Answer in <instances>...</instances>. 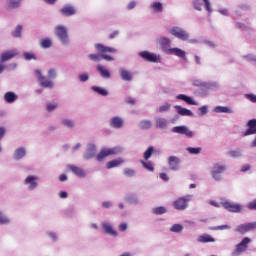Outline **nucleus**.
<instances>
[{"instance_id":"nucleus-31","label":"nucleus","mask_w":256,"mask_h":256,"mask_svg":"<svg viewBox=\"0 0 256 256\" xmlns=\"http://www.w3.org/2000/svg\"><path fill=\"white\" fill-rule=\"evenodd\" d=\"M92 91H95V93H98V95H102V97H107L109 95V92H107V90L99 86H92Z\"/></svg>"},{"instance_id":"nucleus-63","label":"nucleus","mask_w":256,"mask_h":256,"mask_svg":"<svg viewBox=\"0 0 256 256\" xmlns=\"http://www.w3.org/2000/svg\"><path fill=\"white\" fill-rule=\"evenodd\" d=\"M102 207H104V209H109V207H111V202H103Z\"/></svg>"},{"instance_id":"nucleus-28","label":"nucleus","mask_w":256,"mask_h":256,"mask_svg":"<svg viewBox=\"0 0 256 256\" xmlns=\"http://www.w3.org/2000/svg\"><path fill=\"white\" fill-rule=\"evenodd\" d=\"M88 154L84 155V159H91V157H95V153L97 152V147L94 144H90L88 146Z\"/></svg>"},{"instance_id":"nucleus-18","label":"nucleus","mask_w":256,"mask_h":256,"mask_svg":"<svg viewBox=\"0 0 256 256\" xmlns=\"http://www.w3.org/2000/svg\"><path fill=\"white\" fill-rule=\"evenodd\" d=\"M179 158L177 156H170L168 159L169 167L173 171H177L179 169Z\"/></svg>"},{"instance_id":"nucleus-59","label":"nucleus","mask_w":256,"mask_h":256,"mask_svg":"<svg viewBox=\"0 0 256 256\" xmlns=\"http://www.w3.org/2000/svg\"><path fill=\"white\" fill-rule=\"evenodd\" d=\"M247 97H248V99H249L250 101H252V103H256V96H255V95H253V94H248Z\"/></svg>"},{"instance_id":"nucleus-45","label":"nucleus","mask_w":256,"mask_h":256,"mask_svg":"<svg viewBox=\"0 0 256 256\" xmlns=\"http://www.w3.org/2000/svg\"><path fill=\"white\" fill-rule=\"evenodd\" d=\"M124 175H126V177H133V175H135V170L125 168L124 169Z\"/></svg>"},{"instance_id":"nucleus-48","label":"nucleus","mask_w":256,"mask_h":256,"mask_svg":"<svg viewBox=\"0 0 256 256\" xmlns=\"http://www.w3.org/2000/svg\"><path fill=\"white\" fill-rule=\"evenodd\" d=\"M229 155L231 157H234V158L241 157V151H239V150H231L229 152Z\"/></svg>"},{"instance_id":"nucleus-60","label":"nucleus","mask_w":256,"mask_h":256,"mask_svg":"<svg viewBox=\"0 0 256 256\" xmlns=\"http://www.w3.org/2000/svg\"><path fill=\"white\" fill-rule=\"evenodd\" d=\"M137 3H135V1H131L129 4H128V9H135Z\"/></svg>"},{"instance_id":"nucleus-38","label":"nucleus","mask_w":256,"mask_h":256,"mask_svg":"<svg viewBox=\"0 0 256 256\" xmlns=\"http://www.w3.org/2000/svg\"><path fill=\"white\" fill-rule=\"evenodd\" d=\"M140 129H151V121L149 120H143L140 122Z\"/></svg>"},{"instance_id":"nucleus-33","label":"nucleus","mask_w":256,"mask_h":256,"mask_svg":"<svg viewBox=\"0 0 256 256\" xmlns=\"http://www.w3.org/2000/svg\"><path fill=\"white\" fill-rule=\"evenodd\" d=\"M26 152H25V148H18L15 152H14V158L19 160V159H23V157H25Z\"/></svg>"},{"instance_id":"nucleus-49","label":"nucleus","mask_w":256,"mask_h":256,"mask_svg":"<svg viewBox=\"0 0 256 256\" xmlns=\"http://www.w3.org/2000/svg\"><path fill=\"white\" fill-rule=\"evenodd\" d=\"M206 11H208V13H211L213 11V9L211 8V3L209 2V0H203Z\"/></svg>"},{"instance_id":"nucleus-35","label":"nucleus","mask_w":256,"mask_h":256,"mask_svg":"<svg viewBox=\"0 0 256 256\" xmlns=\"http://www.w3.org/2000/svg\"><path fill=\"white\" fill-rule=\"evenodd\" d=\"M40 45H41L42 49H49V47H51V45H53V43L51 42V39L46 38V39L41 40Z\"/></svg>"},{"instance_id":"nucleus-39","label":"nucleus","mask_w":256,"mask_h":256,"mask_svg":"<svg viewBox=\"0 0 256 256\" xmlns=\"http://www.w3.org/2000/svg\"><path fill=\"white\" fill-rule=\"evenodd\" d=\"M88 57H89L90 61L97 62V61H100L102 59V54L101 53H99V54H89Z\"/></svg>"},{"instance_id":"nucleus-61","label":"nucleus","mask_w":256,"mask_h":256,"mask_svg":"<svg viewBox=\"0 0 256 256\" xmlns=\"http://www.w3.org/2000/svg\"><path fill=\"white\" fill-rule=\"evenodd\" d=\"M3 137H5V128L0 127V141L3 139Z\"/></svg>"},{"instance_id":"nucleus-42","label":"nucleus","mask_w":256,"mask_h":256,"mask_svg":"<svg viewBox=\"0 0 256 256\" xmlns=\"http://www.w3.org/2000/svg\"><path fill=\"white\" fill-rule=\"evenodd\" d=\"M20 3H21V0H10L9 8L15 9V8L19 7Z\"/></svg>"},{"instance_id":"nucleus-19","label":"nucleus","mask_w":256,"mask_h":256,"mask_svg":"<svg viewBox=\"0 0 256 256\" xmlns=\"http://www.w3.org/2000/svg\"><path fill=\"white\" fill-rule=\"evenodd\" d=\"M102 229L107 235H111L112 237H117V231L113 229V226L109 223H102Z\"/></svg>"},{"instance_id":"nucleus-9","label":"nucleus","mask_w":256,"mask_h":256,"mask_svg":"<svg viewBox=\"0 0 256 256\" xmlns=\"http://www.w3.org/2000/svg\"><path fill=\"white\" fill-rule=\"evenodd\" d=\"M170 33L174 35V37H177V39H181V41H187V39H189V34L179 27L170 29Z\"/></svg>"},{"instance_id":"nucleus-2","label":"nucleus","mask_w":256,"mask_h":256,"mask_svg":"<svg viewBox=\"0 0 256 256\" xmlns=\"http://www.w3.org/2000/svg\"><path fill=\"white\" fill-rule=\"evenodd\" d=\"M94 47L98 53L102 54V59H104V61H115V58L105 53H117V49L105 46L101 43L95 44Z\"/></svg>"},{"instance_id":"nucleus-58","label":"nucleus","mask_w":256,"mask_h":256,"mask_svg":"<svg viewBox=\"0 0 256 256\" xmlns=\"http://www.w3.org/2000/svg\"><path fill=\"white\" fill-rule=\"evenodd\" d=\"M249 169H251V166L249 164H246L241 167L242 173H245V171H249Z\"/></svg>"},{"instance_id":"nucleus-4","label":"nucleus","mask_w":256,"mask_h":256,"mask_svg":"<svg viewBox=\"0 0 256 256\" xmlns=\"http://www.w3.org/2000/svg\"><path fill=\"white\" fill-rule=\"evenodd\" d=\"M255 229H256V222H248V223H244L236 226L234 231L235 233H238V235H247V233L251 231H255Z\"/></svg>"},{"instance_id":"nucleus-34","label":"nucleus","mask_w":256,"mask_h":256,"mask_svg":"<svg viewBox=\"0 0 256 256\" xmlns=\"http://www.w3.org/2000/svg\"><path fill=\"white\" fill-rule=\"evenodd\" d=\"M154 151H155V148H153V146L148 147L147 150L144 152V161H149Z\"/></svg>"},{"instance_id":"nucleus-51","label":"nucleus","mask_w":256,"mask_h":256,"mask_svg":"<svg viewBox=\"0 0 256 256\" xmlns=\"http://www.w3.org/2000/svg\"><path fill=\"white\" fill-rule=\"evenodd\" d=\"M151 7L154 9V11H161V2H155L151 5Z\"/></svg>"},{"instance_id":"nucleus-21","label":"nucleus","mask_w":256,"mask_h":256,"mask_svg":"<svg viewBox=\"0 0 256 256\" xmlns=\"http://www.w3.org/2000/svg\"><path fill=\"white\" fill-rule=\"evenodd\" d=\"M175 109L177 110L178 114L182 115L183 117H193V112L187 108L175 106Z\"/></svg>"},{"instance_id":"nucleus-40","label":"nucleus","mask_w":256,"mask_h":256,"mask_svg":"<svg viewBox=\"0 0 256 256\" xmlns=\"http://www.w3.org/2000/svg\"><path fill=\"white\" fill-rule=\"evenodd\" d=\"M24 59H26V61H31L32 59L35 61L37 60V57L35 56V54L33 53H29V52H24L23 53Z\"/></svg>"},{"instance_id":"nucleus-11","label":"nucleus","mask_w":256,"mask_h":256,"mask_svg":"<svg viewBox=\"0 0 256 256\" xmlns=\"http://www.w3.org/2000/svg\"><path fill=\"white\" fill-rule=\"evenodd\" d=\"M17 55H19V52H17L16 50H8L6 52H3L0 55V63H7V61H11L13 57H17Z\"/></svg>"},{"instance_id":"nucleus-1","label":"nucleus","mask_w":256,"mask_h":256,"mask_svg":"<svg viewBox=\"0 0 256 256\" xmlns=\"http://www.w3.org/2000/svg\"><path fill=\"white\" fill-rule=\"evenodd\" d=\"M162 51L166 53V55H175L176 57H180V59H185V51L181 48H171V39L162 38L161 39Z\"/></svg>"},{"instance_id":"nucleus-30","label":"nucleus","mask_w":256,"mask_h":256,"mask_svg":"<svg viewBox=\"0 0 256 256\" xmlns=\"http://www.w3.org/2000/svg\"><path fill=\"white\" fill-rule=\"evenodd\" d=\"M120 76L123 81H131V79H133V74H131V72L128 70H121Z\"/></svg>"},{"instance_id":"nucleus-24","label":"nucleus","mask_w":256,"mask_h":256,"mask_svg":"<svg viewBox=\"0 0 256 256\" xmlns=\"http://www.w3.org/2000/svg\"><path fill=\"white\" fill-rule=\"evenodd\" d=\"M198 243H215V238L209 234L200 235L197 239Z\"/></svg>"},{"instance_id":"nucleus-13","label":"nucleus","mask_w":256,"mask_h":256,"mask_svg":"<svg viewBox=\"0 0 256 256\" xmlns=\"http://www.w3.org/2000/svg\"><path fill=\"white\" fill-rule=\"evenodd\" d=\"M188 203H189V199H187V197H180L174 201L173 205L179 211H183L184 209H187Z\"/></svg>"},{"instance_id":"nucleus-64","label":"nucleus","mask_w":256,"mask_h":256,"mask_svg":"<svg viewBox=\"0 0 256 256\" xmlns=\"http://www.w3.org/2000/svg\"><path fill=\"white\" fill-rule=\"evenodd\" d=\"M161 179H163V181H169V176L166 173H162Z\"/></svg>"},{"instance_id":"nucleus-50","label":"nucleus","mask_w":256,"mask_h":256,"mask_svg":"<svg viewBox=\"0 0 256 256\" xmlns=\"http://www.w3.org/2000/svg\"><path fill=\"white\" fill-rule=\"evenodd\" d=\"M48 77L49 79H55V77H57V72H55V69H50L48 71Z\"/></svg>"},{"instance_id":"nucleus-46","label":"nucleus","mask_w":256,"mask_h":256,"mask_svg":"<svg viewBox=\"0 0 256 256\" xmlns=\"http://www.w3.org/2000/svg\"><path fill=\"white\" fill-rule=\"evenodd\" d=\"M46 109H47L48 113H51V111H55V109H57V104L47 103Z\"/></svg>"},{"instance_id":"nucleus-3","label":"nucleus","mask_w":256,"mask_h":256,"mask_svg":"<svg viewBox=\"0 0 256 256\" xmlns=\"http://www.w3.org/2000/svg\"><path fill=\"white\" fill-rule=\"evenodd\" d=\"M251 243V238L249 237H244L240 243H238L232 252L233 256H239L242 253H245L247 249H249V244Z\"/></svg>"},{"instance_id":"nucleus-25","label":"nucleus","mask_w":256,"mask_h":256,"mask_svg":"<svg viewBox=\"0 0 256 256\" xmlns=\"http://www.w3.org/2000/svg\"><path fill=\"white\" fill-rule=\"evenodd\" d=\"M68 169L74 173V175H77V177H85V171L83 169L75 166V165H69Z\"/></svg>"},{"instance_id":"nucleus-41","label":"nucleus","mask_w":256,"mask_h":256,"mask_svg":"<svg viewBox=\"0 0 256 256\" xmlns=\"http://www.w3.org/2000/svg\"><path fill=\"white\" fill-rule=\"evenodd\" d=\"M187 151L191 155H199V153H201V148H199V147L198 148L188 147Z\"/></svg>"},{"instance_id":"nucleus-12","label":"nucleus","mask_w":256,"mask_h":256,"mask_svg":"<svg viewBox=\"0 0 256 256\" xmlns=\"http://www.w3.org/2000/svg\"><path fill=\"white\" fill-rule=\"evenodd\" d=\"M139 57H141L142 59H144V61H148L149 63H157V61L159 60V58L157 57V55L149 52V51H142L139 52Z\"/></svg>"},{"instance_id":"nucleus-16","label":"nucleus","mask_w":256,"mask_h":256,"mask_svg":"<svg viewBox=\"0 0 256 256\" xmlns=\"http://www.w3.org/2000/svg\"><path fill=\"white\" fill-rule=\"evenodd\" d=\"M60 13L64 15V17H71L77 13V10L71 5H66L61 8Z\"/></svg>"},{"instance_id":"nucleus-15","label":"nucleus","mask_w":256,"mask_h":256,"mask_svg":"<svg viewBox=\"0 0 256 256\" xmlns=\"http://www.w3.org/2000/svg\"><path fill=\"white\" fill-rule=\"evenodd\" d=\"M38 177L37 176H33V175H30V176H27L24 183L25 185H28V188L30 189V191H33V189H36L37 187V181H38Z\"/></svg>"},{"instance_id":"nucleus-32","label":"nucleus","mask_w":256,"mask_h":256,"mask_svg":"<svg viewBox=\"0 0 256 256\" xmlns=\"http://www.w3.org/2000/svg\"><path fill=\"white\" fill-rule=\"evenodd\" d=\"M214 111L215 113H233V110L227 106H217Z\"/></svg>"},{"instance_id":"nucleus-29","label":"nucleus","mask_w":256,"mask_h":256,"mask_svg":"<svg viewBox=\"0 0 256 256\" xmlns=\"http://www.w3.org/2000/svg\"><path fill=\"white\" fill-rule=\"evenodd\" d=\"M141 165L146 169V171L153 172L155 171V166H153V163L148 160H140Z\"/></svg>"},{"instance_id":"nucleus-53","label":"nucleus","mask_w":256,"mask_h":256,"mask_svg":"<svg viewBox=\"0 0 256 256\" xmlns=\"http://www.w3.org/2000/svg\"><path fill=\"white\" fill-rule=\"evenodd\" d=\"M215 231H223V229H231V226L229 225H221L213 228Z\"/></svg>"},{"instance_id":"nucleus-43","label":"nucleus","mask_w":256,"mask_h":256,"mask_svg":"<svg viewBox=\"0 0 256 256\" xmlns=\"http://www.w3.org/2000/svg\"><path fill=\"white\" fill-rule=\"evenodd\" d=\"M62 125H64L65 127H68V129H73V121L71 120H67V119H64L62 120Z\"/></svg>"},{"instance_id":"nucleus-14","label":"nucleus","mask_w":256,"mask_h":256,"mask_svg":"<svg viewBox=\"0 0 256 256\" xmlns=\"http://www.w3.org/2000/svg\"><path fill=\"white\" fill-rule=\"evenodd\" d=\"M173 133H179L180 135H186V137H193V132L187 128V126H176L172 128Z\"/></svg>"},{"instance_id":"nucleus-7","label":"nucleus","mask_w":256,"mask_h":256,"mask_svg":"<svg viewBox=\"0 0 256 256\" xmlns=\"http://www.w3.org/2000/svg\"><path fill=\"white\" fill-rule=\"evenodd\" d=\"M222 207H224V209L230 213H241V211H243V206H241V204H235L228 201L223 202Z\"/></svg>"},{"instance_id":"nucleus-27","label":"nucleus","mask_w":256,"mask_h":256,"mask_svg":"<svg viewBox=\"0 0 256 256\" xmlns=\"http://www.w3.org/2000/svg\"><path fill=\"white\" fill-rule=\"evenodd\" d=\"M17 97V94L13 92H6L4 95V101H6V103H15V101H17Z\"/></svg>"},{"instance_id":"nucleus-37","label":"nucleus","mask_w":256,"mask_h":256,"mask_svg":"<svg viewBox=\"0 0 256 256\" xmlns=\"http://www.w3.org/2000/svg\"><path fill=\"white\" fill-rule=\"evenodd\" d=\"M23 31V26L17 25L16 29L12 32L13 37H21V32Z\"/></svg>"},{"instance_id":"nucleus-36","label":"nucleus","mask_w":256,"mask_h":256,"mask_svg":"<svg viewBox=\"0 0 256 256\" xmlns=\"http://www.w3.org/2000/svg\"><path fill=\"white\" fill-rule=\"evenodd\" d=\"M170 231L172 233H181L183 231V225H181V224H174L170 228Z\"/></svg>"},{"instance_id":"nucleus-22","label":"nucleus","mask_w":256,"mask_h":256,"mask_svg":"<svg viewBox=\"0 0 256 256\" xmlns=\"http://www.w3.org/2000/svg\"><path fill=\"white\" fill-rule=\"evenodd\" d=\"M110 126H112L114 129H121L123 127V119L115 116L110 121Z\"/></svg>"},{"instance_id":"nucleus-5","label":"nucleus","mask_w":256,"mask_h":256,"mask_svg":"<svg viewBox=\"0 0 256 256\" xmlns=\"http://www.w3.org/2000/svg\"><path fill=\"white\" fill-rule=\"evenodd\" d=\"M55 35L61 43H69V35L67 34V28L65 26H57L55 28Z\"/></svg>"},{"instance_id":"nucleus-26","label":"nucleus","mask_w":256,"mask_h":256,"mask_svg":"<svg viewBox=\"0 0 256 256\" xmlns=\"http://www.w3.org/2000/svg\"><path fill=\"white\" fill-rule=\"evenodd\" d=\"M176 99H180L181 101H185L188 105H197V102L193 100V98L185 95V94H179L176 96Z\"/></svg>"},{"instance_id":"nucleus-57","label":"nucleus","mask_w":256,"mask_h":256,"mask_svg":"<svg viewBox=\"0 0 256 256\" xmlns=\"http://www.w3.org/2000/svg\"><path fill=\"white\" fill-rule=\"evenodd\" d=\"M152 213H154V215H161V207L154 208Z\"/></svg>"},{"instance_id":"nucleus-23","label":"nucleus","mask_w":256,"mask_h":256,"mask_svg":"<svg viewBox=\"0 0 256 256\" xmlns=\"http://www.w3.org/2000/svg\"><path fill=\"white\" fill-rule=\"evenodd\" d=\"M123 163H125V160H123V158L111 160L107 163L106 168L113 169V167H119V165H123Z\"/></svg>"},{"instance_id":"nucleus-6","label":"nucleus","mask_w":256,"mask_h":256,"mask_svg":"<svg viewBox=\"0 0 256 256\" xmlns=\"http://www.w3.org/2000/svg\"><path fill=\"white\" fill-rule=\"evenodd\" d=\"M35 75L40 82L41 87L53 89V82L44 77L40 70H35Z\"/></svg>"},{"instance_id":"nucleus-44","label":"nucleus","mask_w":256,"mask_h":256,"mask_svg":"<svg viewBox=\"0 0 256 256\" xmlns=\"http://www.w3.org/2000/svg\"><path fill=\"white\" fill-rule=\"evenodd\" d=\"M193 5H194V9H196V11H201V9L203 7V4L199 0H194Z\"/></svg>"},{"instance_id":"nucleus-47","label":"nucleus","mask_w":256,"mask_h":256,"mask_svg":"<svg viewBox=\"0 0 256 256\" xmlns=\"http://www.w3.org/2000/svg\"><path fill=\"white\" fill-rule=\"evenodd\" d=\"M247 208L250 209V211H256V199L248 203Z\"/></svg>"},{"instance_id":"nucleus-52","label":"nucleus","mask_w":256,"mask_h":256,"mask_svg":"<svg viewBox=\"0 0 256 256\" xmlns=\"http://www.w3.org/2000/svg\"><path fill=\"white\" fill-rule=\"evenodd\" d=\"M79 80L82 83H85V81H89V75L88 74H81V75H79Z\"/></svg>"},{"instance_id":"nucleus-8","label":"nucleus","mask_w":256,"mask_h":256,"mask_svg":"<svg viewBox=\"0 0 256 256\" xmlns=\"http://www.w3.org/2000/svg\"><path fill=\"white\" fill-rule=\"evenodd\" d=\"M111 155H117V149L115 148H103L100 153L97 154L96 159L97 161L101 162L106 157H109Z\"/></svg>"},{"instance_id":"nucleus-20","label":"nucleus","mask_w":256,"mask_h":256,"mask_svg":"<svg viewBox=\"0 0 256 256\" xmlns=\"http://www.w3.org/2000/svg\"><path fill=\"white\" fill-rule=\"evenodd\" d=\"M97 71L100 73V75H101V77H103V79L111 78V72H109V70H107L103 65L98 64Z\"/></svg>"},{"instance_id":"nucleus-54","label":"nucleus","mask_w":256,"mask_h":256,"mask_svg":"<svg viewBox=\"0 0 256 256\" xmlns=\"http://www.w3.org/2000/svg\"><path fill=\"white\" fill-rule=\"evenodd\" d=\"M0 223L1 224L9 223V219H7V217H5L1 212H0Z\"/></svg>"},{"instance_id":"nucleus-10","label":"nucleus","mask_w":256,"mask_h":256,"mask_svg":"<svg viewBox=\"0 0 256 256\" xmlns=\"http://www.w3.org/2000/svg\"><path fill=\"white\" fill-rule=\"evenodd\" d=\"M227 168L225 165L215 164L212 169V177L215 181H221V173H223Z\"/></svg>"},{"instance_id":"nucleus-56","label":"nucleus","mask_w":256,"mask_h":256,"mask_svg":"<svg viewBox=\"0 0 256 256\" xmlns=\"http://www.w3.org/2000/svg\"><path fill=\"white\" fill-rule=\"evenodd\" d=\"M199 111H200V115H207V108L206 106H202L199 108Z\"/></svg>"},{"instance_id":"nucleus-17","label":"nucleus","mask_w":256,"mask_h":256,"mask_svg":"<svg viewBox=\"0 0 256 256\" xmlns=\"http://www.w3.org/2000/svg\"><path fill=\"white\" fill-rule=\"evenodd\" d=\"M248 129L245 131L244 136L247 137V135H255L256 134V119L250 120L248 123Z\"/></svg>"},{"instance_id":"nucleus-55","label":"nucleus","mask_w":256,"mask_h":256,"mask_svg":"<svg viewBox=\"0 0 256 256\" xmlns=\"http://www.w3.org/2000/svg\"><path fill=\"white\" fill-rule=\"evenodd\" d=\"M119 231H127V223H121L118 226Z\"/></svg>"},{"instance_id":"nucleus-62","label":"nucleus","mask_w":256,"mask_h":256,"mask_svg":"<svg viewBox=\"0 0 256 256\" xmlns=\"http://www.w3.org/2000/svg\"><path fill=\"white\" fill-rule=\"evenodd\" d=\"M67 192H65V191H61L60 193H59V197H61V199H67Z\"/></svg>"}]
</instances>
